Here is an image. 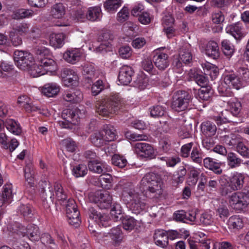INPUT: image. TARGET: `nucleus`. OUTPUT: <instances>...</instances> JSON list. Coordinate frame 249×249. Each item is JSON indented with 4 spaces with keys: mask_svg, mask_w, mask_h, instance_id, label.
<instances>
[{
    "mask_svg": "<svg viewBox=\"0 0 249 249\" xmlns=\"http://www.w3.org/2000/svg\"><path fill=\"white\" fill-rule=\"evenodd\" d=\"M163 182L160 175L150 172L146 174L140 182V188L153 198L159 197L163 193Z\"/></svg>",
    "mask_w": 249,
    "mask_h": 249,
    "instance_id": "nucleus-1",
    "label": "nucleus"
},
{
    "mask_svg": "<svg viewBox=\"0 0 249 249\" xmlns=\"http://www.w3.org/2000/svg\"><path fill=\"white\" fill-rule=\"evenodd\" d=\"M122 198L133 213L138 214L145 210V203L142 200V195L132 185L124 188Z\"/></svg>",
    "mask_w": 249,
    "mask_h": 249,
    "instance_id": "nucleus-2",
    "label": "nucleus"
},
{
    "mask_svg": "<svg viewBox=\"0 0 249 249\" xmlns=\"http://www.w3.org/2000/svg\"><path fill=\"white\" fill-rule=\"evenodd\" d=\"M193 96L185 90L176 91L173 96L172 108L177 111H181L191 107Z\"/></svg>",
    "mask_w": 249,
    "mask_h": 249,
    "instance_id": "nucleus-3",
    "label": "nucleus"
},
{
    "mask_svg": "<svg viewBox=\"0 0 249 249\" xmlns=\"http://www.w3.org/2000/svg\"><path fill=\"white\" fill-rule=\"evenodd\" d=\"M14 58L17 67L21 70H28L34 64L33 55L27 52L16 51Z\"/></svg>",
    "mask_w": 249,
    "mask_h": 249,
    "instance_id": "nucleus-4",
    "label": "nucleus"
},
{
    "mask_svg": "<svg viewBox=\"0 0 249 249\" xmlns=\"http://www.w3.org/2000/svg\"><path fill=\"white\" fill-rule=\"evenodd\" d=\"M229 203L233 209L239 211L243 210L249 204V193H234L230 198Z\"/></svg>",
    "mask_w": 249,
    "mask_h": 249,
    "instance_id": "nucleus-5",
    "label": "nucleus"
},
{
    "mask_svg": "<svg viewBox=\"0 0 249 249\" xmlns=\"http://www.w3.org/2000/svg\"><path fill=\"white\" fill-rule=\"evenodd\" d=\"M55 68V62L54 60L48 57H44L39 61L37 66H34V69L31 70V74L34 77L39 76L48 71H54Z\"/></svg>",
    "mask_w": 249,
    "mask_h": 249,
    "instance_id": "nucleus-6",
    "label": "nucleus"
},
{
    "mask_svg": "<svg viewBox=\"0 0 249 249\" xmlns=\"http://www.w3.org/2000/svg\"><path fill=\"white\" fill-rule=\"evenodd\" d=\"M122 240V232L119 226L112 228L107 235L103 237V240L105 244L112 245L115 247L118 246Z\"/></svg>",
    "mask_w": 249,
    "mask_h": 249,
    "instance_id": "nucleus-7",
    "label": "nucleus"
},
{
    "mask_svg": "<svg viewBox=\"0 0 249 249\" xmlns=\"http://www.w3.org/2000/svg\"><path fill=\"white\" fill-rule=\"evenodd\" d=\"M136 152L141 157L151 160L156 157V154L153 147L145 142H137L135 144Z\"/></svg>",
    "mask_w": 249,
    "mask_h": 249,
    "instance_id": "nucleus-8",
    "label": "nucleus"
},
{
    "mask_svg": "<svg viewBox=\"0 0 249 249\" xmlns=\"http://www.w3.org/2000/svg\"><path fill=\"white\" fill-rule=\"evenodd\" d=\"M114 38V36L110 31L105 30L98 37V41L101 43L99 46L100 51H109L112 46L111 43Z\"/></svg>",
    "mask_w": 249,
    "mask_h": 249,
    "instance_id": "nucleus-9",
    "label": "nucleus"
},
{
    "mask_svg": "<svg viewBox=\"0 0 249 249\" xmlns=\"http://www.w3.org/2000/svg\"><path fill=\"white\" fill-rule=\"evenodd\" d=\"M156 67L160 70H164L169 65L170 61L169 56L167 54L157 52L153 57Z\"/></svg>",
    "mask_w": 249,
    "mask_h": 249,
    "instance_id": "nucleus-10",
    "label": "nucleus"
},
{
    "mask_svg": "<svg viewBox=\"0 0 249 249\" xmlns=\"http://www.w3.org/2000/svg\"><path fill=\"white\" fill-rule=\"evenodd\" d=\"M88 167L90 171L99 174H104L110 171V167L105 162L98 159L89 162Z\"/></svg>",
    "mask_w": 249,
    "mask_h": 249,
    "instance_id": "nucleus-11",
    "label": "nucleus"
},
{
    "mask_svg": "<svg viewBox=\"0 0 249 249\" xmlns=\"http://www.w3.org/2000/svg\"><path fill=\"white\" fill-rule=\"evenodd\" d=\"M134 74V71L131 67L128 66H123L119 71L118 80L120 83L124 85H127L132 80V77Z\"/></svg>",
    "mask_w": 249,
    "mask_h": 249,
    "instance_id": "nucleus-12",
    "label": "nucleus"
},
{
    "mask_svg": "<svg viewBox=\"0 0 249 249\" xmlns=\"http://www.w3.org/2000/svg\"><path fill=\"white\" fill-rule=\"evenodd\" d=\"M53 188L49 184L41 191V196L43 201V205L45 209H49L53 204Z\"/></svg>",
    "mask_w": 249,
    "mask_h": 249,
    "instance_id": "nucleus-13",
    "label": "nucleus"
},
{
    "mask_svg": "<svg viewBox=\"0 0 249 249\" xmlns=\"http://www.w3.org/2000/svg\"><path fill=\"white\" fill-rule=\"evenodd\" d=\"M18 234H21L22 236H27L32 241H37L40 238L38 227L35 225H29L22 231H19Z\"/></svg>",
    "mask_w": 249,
    "mask_h": 249,
    "instance_id": "nucleus-14",
    "label": "nucleus"
},
{
    "mask_svg": "<svg viewBox=\"0 0 249 249\" xmlns=\"http://www.w3.org/2000/svg\"><path fill=\"white\" fill-rule=\"evenodd\" d=\"M226 30L227 33L231 34L236 40H240L245 36L243 25L240 22L229 25Z\"/></svg>",
    "mask_w": 249,
    "mask_h": 249,
    "instance_id": "nucleus-15",
    "label": "nucleus"
},
{
    "mask_svg": "<svg viewBox=\"0 0 249 249\" xmlns=\"http://www.w3.org/2000/svg\"><path fill=\"white\" fill-rule=\"evenodd\" d=\"M96 112L100 115L107 117L114 113L106 99L98 101L95 104Z\"/></svg>",
    "mask_w": 249,
    "mask_h": 249,
    "instance_id": "nucleus-16",
    "label": "nucleus"
},
{
    "mask_svg": "<svg viewBox=\"0 0 249 249\" xmlns=\"http://www.w3.org/2000/svg\"><path fill=\"white\" fill-rule=\"evenodd\" d=\"M245 176L244 173L235 172L229 178V180L236 191L241 190L244 187Z\"/></svg>",
    "mask_w": 249,
    "mask_h": 249,
    "instance_id": "nucleus-17",
    "label": "nucleus"
},
{
    "mask_svg": "<svg viewBox=\"0 0 249 249\" xmlns=\"http://www.w3.org/2000/svg\"><path fill=\"white\" fill-rule=\"evenodd\" d=\"M154 240L155 244L161 248H165L168 245V236L163 230H156L154 235Z\"/></svg>",
    "mask_w": 249,
    "mask_h": 249,
    "instance_id": "nucleus-18",
    "label": "nucleus"
},
{
    "mask_svg": "<svg viewBox=\"0 0 249 249\" xmlns=\"http://www.w3.org/2000/svg\"><path fill=\"white\" fill-rule=\"evenodd\" d=\"M62 118L76 125L79 121L78 110L76 109L66 108L62 112Z\"/></svg>",
    "mask_w": 249,
    "mask_h": 249,
    "instance_id": "nucleus-19",
    "label": "nucleus"
},
{
    "mask_svg": "<svg viewBox=\"0 0 249 249\" xmlns=\"http://www.w3.org/2000/svg\"><path fill=\"white\" fill-rule=\"evenodd\" d=\"M204 166L212 171L215 174L220 175L222 173V169L221 168V163L217 162L211 158L207 157L203 160Z\"/></svg>",
    "mask_w": 249,
    "mask_h": 249,
    "instance_id": "nucleus-20",
    "label": "nucleus"
},
{
    "mask_svg": "<svg viewBox=\"0 0 249 249\" xmlns=\"http://www.w3.org/2000/svg\"><path fill=\"white\" fill-rule=\"evenodd\" d=\"M113 111L116 112L121 109L124 105V100L118 94L112 95L109 98L106 99Z\"/></svg>",
    "mask_w": 249,
    "mask_h": 249,
    "instance_id": "nucleus-21",
    "label": "nucleus"
},
{
    "mask_svg": "<svg viewBox=\"0 0 249 249\" xmlns=\"http://www.w3.org/2000/svg\"><path fill=\"white\" fill-rule=\"evenodd\" d=\"M81 55L80 51L74 49L67 51L63 54V58L68 63L75 64L80 60Z\"/></svg>",
    "mask_w": 249,
    "mask_h": 249,
    "instance_id": "nucleus-22",
    "label": "nucleus"
},
{
    "mask_svg": "<svg viewBox=\"0 0 249 249\" xmlns=\"http://www.w3.org/2000/svg\"><path fill=\"white\" fill-rule=\"evenodd\" d=\"M226 159L228 165L231 169L240 167L243 161L238 155L233 152L228 153Z\"/></svg>",
    "mask_w": 249,
    "mask_h": 249,
    "instance_id": "nucleus-23",
    "label": "nucleus"
},
{
    "mask_svg": "<svg viewBox=\"0 0 249 249\" xmlns=\"http://www.w3.org/2000/svg\"><path fill=\"white\" fill-rule=\"evenodd\" d=\"M220 194L223 196H226L233 191H236L231 186L229 180H228L225 177L221 176L219 179Z\"/></svg>",
    "mask_w": 249,
    "mask_h": 249,
    "instance_id": "nucleus-24",
    "label": "nucleus"
},
{
    "mask_svg": "<svg viewBox=\"0 0 249 249\" xmlns=\"http://www.w3.org/2000/svg\"><path fill=\"white\" fill-rule=\"evenodd\" d=\"M224 80L227 85H231L236 89H239L242 87L239 77L234 73L231 72L226 74Z\"/></svg>",
    "mask_w": 249,
    "mask_h": 249,
    "instance_id": "nucleus-25",
    "label": "nucleus"
},
{
    "mask_svg": "<svg viewBox=\"0 0 249 249\" xmlns=\"http://www.w3.org/2000/svg\"><path fill=\"white\" fill-rule=\"evenodd\" d=\"M206 54L213 59H216L219 56V50L217 43L214 41H209L206 47Z\"/></svg>",
    "mask_w": 249,
    "mask_h": 249,
    "instance_id": "nucleus-26",
    "label": "nucleus"
},
{
    "mask_svg": "<svg viewBox=\"0 0 249 249\" xmlns=\"http://www.w3.org/2000/svg\"><path fill=\"white\" fill-rule=\"evenodd\" d=\"M5 125L7 129L16 135H19L22 132L19 124L12 119H7L5 122Z\"/></svg>",
    "mask_w": 249,
    "mask_h": 249,
    "instance_id": "nucleus-27",
    "label": "nucleus"
},
{
    "mask_svg": "<svg viewBox=\"0 0 249 249\" xmlns=\"http://www.w3.org/2000/svg\"><path fill=\"white\" fill-rule=\"evenodd\" d=\"M98 207L101 209L109 208L112 202V197L107 191L101 192Z\"/></svg>",
    "mask_w": 249,
    "mask_h": 249,
    "instance_id": "nucleus-28",
    "label": "nucleus"
},
{
    "mask_svg": "<svg viewBox=\"0 0 249 249\" xmlns=\"http://www.w3.org/2000/svg\"><path fill=\"white\" fill-rule=\"evenodd\" d=\"M65 35L63 33L52 34L50 36V43L54 48H60L64 43Z\"/></svg>",
    "mask_w": 249,
    "mask_h": 249,
    "instance_id": "nucleus-29",
    "label": "nucleus"
},
{
    "mask_svg": "<svg viewBox=\"0 0 249 249\" xmlns=\"http://www.w3.org/2000/svg\"><path fill=\"white\" fill-rule=\"evenodd\" d=\"M54 189L58 202L62 205L66 204L68 200L67 199V196L61 185L58 183H55Z\"/></svg>",
    "mask_w": 249,
    "mask_h": 249,
    "instance_id": "nucleus-30",
    "label": "nucleus"
},
{
    "mask_svg": "<svg viewBox=\"0 0 249 249\" xmlns=\"http://www.w3.org/2000/svg\"><path fill=\"white\" fill-rule=\"evenodd\" d=\"M66 13V9L63 4L58 3L54 4L51 8V15L54 18H60Z\"/></svg>",
    "mask_w": 249,
    "mask_h": 249,
    "instance_id": "nucleus-31",
    "label": "nucleus"
},
{
    "mask_svg": "<svg viewBox=\"0 0 249 249\" xmlns=\"http://www.w3.org/2000/svg\"><path fill=\"white\" fill-rule=\"evenodd\" d=\"M101 132L104 133V137L107 142L114 141L117 136L116 129L110 124L105 125Z\"/></svg>",
    "mask_w": 249,
    "mask_h": 249,
    "instance_id": "nucleus-32",
    "label": "nucleus"
},
{
    "mask_svg": "<svg viewBox=\"0 0 249 249\" xmlns=\"http://www.w3.org/2000/svg\"><path fill=\"white\" fill-rule=\"evenodd\" d=\"M83 74L88 83H90L98 76V73L91 65L85 66L83 68Z\"/></svg>",
    "mask_w": 249,
    "mask_h": 249,
    "instance_id": "nucleus-33",
    "label": "nucleus"
},
{
    "mask_svg": "<svg viewBox=\"0 0 249 249\" xmlns=\"http://www.w3.org/2000/svg\"><path fill=\"white\" fill-rule=\"evenodd\" d=\"M59 91V87L55 84H47L42 89V93L47 97H53L57 94Z\"/></svg>",
    "mask_w": 249,
    "mask_h": 249,
    "instance_id": "nucleus-34",
    "label": "nucleus"
},
{
    "mask_svg": "<svg viewBox=\"0 0 249 249\" xmlns=\"http://www.w3.org/2000/svg\"><path fill=\"white\" fill-rule=\"evenodd\" d=\"M228 225L230 229L240 230L243 227V218L239 215H235L231 216L228 220Z\"/></svg>",
    "mask_w": 249,
    "mask_h": 249,
    "instance_id": "nucleus-35",
    "label": "nucleus"
},
{
    "mask_svg": "<svg viewBox=\"0 0 249 249\" xmlns=\"http://www.w3.org/2000/svg\"><path fill=\"white\" fill-rule=\"evenodd\" d=\"M101 9L99 6L89 7L86 13V18L89 20L94 21L99 19Z\"/></svg>",
    "mask_w": 249,
    "mask_h": 249,
    "instance_id": "nucleus-36",
    "label": "nucleus"
},
{
    "mask_svg": "<svg viewBox=\"0 0 249 249\" xmlns=\"http://www.w3.org/2000/svg\"><path fill=\"white\" fill-rule=\"evenodd\" d=\"M90 138L92 143L97 147H101L107 142L104 137V133L101 131L94 132L90 136Z\"/></svg>",
    "mask_w": 249,
    "mask_h": 249,
    "instance_id": "nucleus-37",
    "label": "nucleus"
},
{
    "mask_svg": "<svg viewBox=\"0 0 249 249\" xmlns=\"http://www.w3.org/2000/svg\"><path fill=\"white\" fill-rule=\"evenodd\" d=\"M64 99L67 102L76 103L80 102L83 99L82 92L78 90L73 93L68 92L64 95Z\"/></svg>",
    "mask_w": 249,
    "mask_h": 249,
    "instance_id": "nucleus-38",
    "label": "nucleus"
},
{
    "mask_svg": "<svg viewBox=\"0 0 249 249\" xmlns=\"http://www.w3.org/2000/svg\"><path fill=\"white\" fill-rule=\"evenodd\" d=\"M179 56L180 60L185 64H189L192 60L191 51L187 46H183L180 49Z\"/></svg>",
    "mask_w": 249,
    "mask_h": 249,
    "instance_id": "nucleus-39",
    "label": "nucleus"
},
{
    "mask_svg": "<svg viewBox=\"0 0 249 249\" xmlns=\"http://www.w3.org/2000/svg\"><path fill=\"white\" fill-rule=\"evenodd\" d=\"M148 84L147 77L143 74L138 75L133 82V86L140 90L144 89Z\"/></svg>",
    "mask_w": 249,
    "mask_h": 249,
    "instance_id": "nucleus-40",
    "label": "nucleus"
},
{
    "mask_svg": "<svg viewBox=\"0 0 249 249\" xmlns=\"http://www.w3.org/2000/svg\"><path fill=\"white\" fill-rule=\"evenodd\" d=\"M201 130L205 135L211 136L215 134L216 127L213 123L207 121L202 123Z\"/></svg>",
    "mask_w": 249,
    "mask_h": 249,
    "instance_id": "nucleus-41",
    "label": "nucleus"
},
{
    "mask_svg": "<svg viewBox=\"0 0 249 249\" xmlns=\"http://www.w3.org/2000/svg\"><path fill=\"white\" fill-rule=\"evenodd\" d=\"M231 115L232 114L230 111L225 110L221 112V115L215 117V121L218 125L233 122L231 118Z\"/></svg>",
    "mask_w": 249,
    "mask_h": 249,
    "instance_id": "nucleus-42",
    "label": "nucleus"
},
{
    "mask_svg": "<svg viewBox=\"0 0 249 249\" xmlns=\"http://www.w3.org/2000/svg\"><path fill=\"white\" fill-rule=\"evenodd\" d=\"M221 45L224 54L228 58H230L234 52V46L227 39L223 40Z\"/></svg>",
    "mask_w": 249,
    "mask_h": 249,
    "instance_id": "nucleus-43",
    "label": "nucleus"
},
{
    "mask_svg": "<svg viewBox=\"0 0 249 249\" xmlns=\"http://www.w3.org/2000/svg\"><path fill=\"white\" fill-rule=\"evenodd\" d=\"M121 0H107L104 7L108 12L114 13L121 6Z\"/></svg>",
    "mask_w": 249,
    "mask_h": 249,
    "instance_id": "nucleus-44",
    "label": "nucleus"
},
{
    "mask_svg": "<svg viewBox=\"0 0 249 249\" xmlns=\"http://www.w3.org/2000/svg\"><path fill=\"white\" fill-rule=\"evenodd\" d=\"M203 154L201 150L196 147H194L190 154L191 160L196 163L200 164L202 162Z\"/></svg>",
    "mask_w": 249,
    "mask_h": 249,
    "instance_id": "nucleus-45",
    "label": "nucleus"
},
{
    "mask_svg": "<svg viewBox=\"0 0 249 249\" xmlns=\"http://www.w3.org/2000/svg\"><path fill=\"white\" fill-rule=\"evenodd\" d=\"M123 227L126 231L132 230L136 225V221L132 217L124 216L122 219Z\"/></svg>",
    "mask_w": 249,
    "mask_h": 249,
    "instance_id": "nucleus-46",
    "label": "nucleus"
},
{
    "mask_svg": "<svg viewBox=\"0 0 249 249\" xmlns=\"http://www.w3.org/2000/svg\"><path fill=\"white\" fill-rule=\"evenodd\" d=\"M35 172L32 165L29 164L24 168V176L25 180L30 186L34 184V178Z\"/></svg>",
    "mask_w": 249,
    "mask_h": 249,
    "instance_id": "nucleus-47",
    "label": "nucleus"
},
{
    "mask_svg": "<svg viewBox=\"0 0 249 249\" xmlns=\"http://www.w3.org/2000/svg\"><path fill=\"white\" fill-rule=\"evenodd\" d=\"M187 171L184 166H180L173 176V180L177 184L182 183L185 179Z\"/></svg>",
    "mask_w": 249,
    "mask_h": 249,
    "instance_id": "nucleus-48",
    "label": "nucleus"
},
{
    "mask_svg": "<svg viewBox=\"0 0 249 249\" xmlns=\"http://www.w3.org/2000/svg\"><path fill=\"white\" fill-rule=\"evenodd\" d=\"M33 14L32 10L20 9L16 11L12 16L15 19H21L32 17Z\"/></svg>",
    "mask_w": 249,
    "mask_h": 249,
    "instance_id": "nucleus-49",
    "label": "nucleus"
},
{
    "mask_svg": "<svg viewBox=\"0 0 249 249\" xmlns=\"http://www.w3.org/2000/svg\"><path fill=\"white\" fill-rule=\"evenodd\" d=\"M88 169L85 164H81L73 167L72 174L76 178L82 177L87 174Z\"/></svg>",
    "mask_w": 249,
    "mask_h": 249,
    "instance_id": "nucleus-50",
    "label": "nucleus"
},
{
    "mask_svg": "<svg viewBox=\"0 0 249 249\" xmlns=\"http://www.w3.org/2000/svg\"><path fill=\"white\" fill-rule=\"evenodd\" d=\"M69 223L75 227H77L80 222L79 216L80 212L78 210H75L73 212L67 214Z\"/></svg>",
    "mask_w": 249,
    "mask_h": 249,
    "instance_id": "nucleus-51",
    "label": "nucleus"
},
{
    "mask_svg": "<svg viewBox=\"0 0 249 249\" xmlns=\"http://www.w3.org/2000/svg\"><path fill=\"white\" fill-rule=\"evenodd\" d=\"M40 240L42 244L48 246L51 249H58L57 246L54 242L51 235L48 233H44L40 237Z\"/></svg>",
    "mask_w": 249,
    "mask_h": 249,
    "instance_id": "nucleus-52",
    "label": "nucleus"
},
{
    "mask_svg": "<svg viewBox=\"0 0 249 249\" xmlns=\"http://www.w3.org/2000/svg\"><path fill=\"white\" fill-rule=\"evenodd\" d=\"M212 94V89L210 86L201 87L198 91L199 98L204 101L209 100Z\"/></svg>",
    "mask_w": 249,
    "mask_h": 249,
    "instance_id": "nucleus-53",
    "label": "nucleus"
},
{
    "mask_svg": "<svg viewBox=\"0 0 249 249\" xmlns=\"http://www.w3.org/2000/svg\"><path fill=\"white\" fill-rule=\"evenodd\" d=\"M230 111L234 116L237 117L239 115L241 110V103L235 100L234 101L231 102L230 103Z\"/></svg>",
    "mask_w": 249,
    "mask_h": 249,
    "instance_id": "nucleus-54",
    "label": "nucleus"
},
{
    "mask_svg": "<svg viewBox=\"0 0 249 249\" xmlns=\"http://www.w3.org/2000/svg\"><path fill=\"white\" fill-rule=\"evenodd\" d=\"M111 161L113 165L121 168L124 167L127 163L126 160L124 157L117 154L112 156Z\"/></svg>",
    "mask_w": 249,
    "mask_h": 249,
    "instance_id": "nucleus-55",
    "label": "nucleus"
},
{
    "mask_svg": "<svg viewBox=\"0 0 249 249\" xmlns=\"http://www.w3.org/2000/svg\"><path fill=\"white\" fill-rule=\"evenodd\" d=\"M174 126V122L173 121L170 122L168 121L160 122V126L158 127L157 130L160 134L166 133L169 132Z\"/></svg>",
    "mask_w": 249,
    "mask_h": 249,
    "instance_id": "nucleus-56",
    "label": "nucleus"
},
{
    "mask_svg": "<svg viewBox=\"0 0 249 249\" xmlns=\"http://www.w3.org/2000/svg\"><path fill=\"white\" fill-rule=\"evenodd\" d=\"M18 212L24 217L30 218L32 216V208L28 204H21L18 209Z\"/></svg>",
    "mask_w": 249,
    "mask_h": 249,
    "instance_id": "nucleus-57",
    "label": "nucleus"
},
{
    "mask_svg": "<svg viewBox=\"0 0 249 249\" xmlns=\"http://www.w3.org/2000/svg\"><path fill=\"white\" fill-rule=\"evenodd\" d=\"M100 226L107 227L111 226L112 221L110 219L109 216L106 214H101L99 218L95 221Z\"/></svg>",
    "mask_w": 249,
    "mask_h": 249,
    "instance_id": "nucleus-58",
    "label": "nucleus"
},
{
    "mask_svg": "<svg viewBox=\"0 0 249 249\" xmlns=\"http://www.w3.org/2000/svg\"><path fill=\"white\" fill-rule=\"evenodd\" d=\"M35 53L39 62L41 58L47 57L50 55V51L45 47L38 46L35 49Z\"/></svg>",
    "mask_w": 249,
    "mask_h": 249,
    "instance_id": "nucleus-59",
    "label": "nucleus"
},
{
    "mask_svg": "<svg viewBox=\"0 0 249 249\" xmlns=\"http://www.w3.org/2000/svg\"><path fill=\"white\" fill-rule=\"evenodd\" d=\"M190 77L193 78L196 82L201 86V87H206V85L207 84L208 80L204 76L194 73H190Z\"/></svg>",
    "mask_w": 249,
    "mask_h": 249,
    "instance_id": "nucleus-60",
    "label": "nucleus"
},
{
    "mask_svg": "<svg viewBox=\"0 0 249 249\" xmlns=\"http://www.w3.org/2000/svg\"><path fill=\"white\" fill-rule=\"evenodd\" d=\"M237 152L243 157L249 159V147L243 142L238 143L236 146Z\"/></svg>",
    "mask_w": 249,
    "mask_h": 249,
    "instance_id": "nucleus-61",
    "label": "nucleus"
},
{
    "mask_svg": "<svg viewBox=\"0 0 249 249\" xmlns=\"http://www.w3.org/2000/svg\"><path fill=\"white\" fill-rule=\"evenodd\" d=\"M213 222V219L212 215L207 213H202L199 220V224L205 226H208L212 224Z\"/></svg>",
    "mask_w": 249,
    "mask_h": 249,
    "instance_id": "nucleus-62",
    "label": "nucleus"
},
{
    "mask_svg": "<svg viewBox=\"0 0 249 249\" xmlns=\"http://www.w3.org/2000/svg\"><path fill=\"white\" fill-rule=\"evenodd\" d=\"M105 88L103 81L98 80L95 82L91 87V92L93 96H96L100 93Z\"/></svg>",
    "mask_w": 249,
    "mask_h": 249,
    "instance_id": "nucleus-63",
    "label": "nucleus"
},
{
    "mask_svg": "<svg viewBox=\"0 0 249 249\" xmlns=\"http://www.w3.org/2000/svg\"><path fill=\"white\" fill-rule=\"evenodd\" d=\"M165 113V108L160 106H154L150 110L151 116L153 117H161L164 115Z\"/></svg>",
    "mask_w": 249,
    "mask_h": 249,
    "instance_id": "nucleus-64",
    "label": "nucleus"
}]
</instances>
